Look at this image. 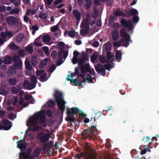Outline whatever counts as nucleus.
I'll return each instance as SVG.
<instances>
[{
	"instance_id": "1",
	"label": "nucleus",
	"mask_w": 159,
	"mask_h": 159,
	"mask_svg": "<svg viewBox=\"0 0 159 159\" xmlns=\"http://www.w3.org/2000/svg\"><path fill=\"white\" fill-rule=\"evenodd\" d=\"M53 97L58 108L61 113L63 114L66 108L65 105L66 102L64 100L63 93L57 90H56L54 92Z\"/></svg>"
},
{
	"instance_id": "2",
	"label": "nucleus",
	"mask_w": 159,
	"mask_h": 159,
	"mask_svg": "<svg viewBox=\"0 0 159 159\" xmlns=\"http://www.w3.org/2000/svg\"><path fill=\"white\" fill-rule=\"evenodd\" d=\"M66 114L68 117L66 118L67 121L73 122L75 120L74 115H78L80 117L85 116L84 112L76 107H74L69 109L67 110Z\"/></svg>"
},
{
	"instance_id": "3",
	"label": "nucleus",
	"mask_w": 159,
	"mask_h": 159,
	"mask_svg": "<svg viewBox=\"0 0 159 159\" xmlns=\"http://www.w3.org/2000/svg\"><path fill=\"white\" fill-rule=\"evenodd\" d=\"M97 131L96 127L92 125L90 129H85L82 131L81 135L84 139H88L89 140H93L96 137Z\"/></svg>"
},
{
	"instance_id": "4",
	"label": "nucleus",
	"mask_w": 159,
	"mask_h": 159,
	"mask_svg": "<svg viewBox=\"0 0 159 159\" xmlns=\"http://www.w3.org/2000/svg\"><path fill=\"white\" fill-rule=\"evenodd\" d=\"M120 22L124 27L128 28L129 30H131L134 29L133 23L130 19L127 20L123 18L121 20Z\"/></svg>"
},
{
	"instance_id": "5",
	"label": "nucleus",
	"mask_w": 159,
	"mask_h": 159,
	"mask_svg": "<svg viewBox=\"0 0 159 159\" xmlns=\"http://www.w3.org/2000/svg\"><path fill=\"white\" fill-rule=\"evenodd\" d=\"M6 21L9 26L11 27L17 26L19 24L18 20L15 17L9 16L6 19Z\"/></svg>"
},
{
	"instance_id": "6",
	"label": "nucleus",
	"mask_w": 159,
	"mask_h": 159,
	"mask_svg": "<svg viewBox=\"0 0 159 159\" xmlns=\"http://www.w3.org/2000/svg\"><path fill=\"white\" fill-rule=\"evenodd\" d=\"M38 137L40 139V142L43 143L48 141L50 137L49 134L48 133L44 134L43 133H40L38 134Z\"/></svg>"
},
{
	"instance_id": "7",
	"label": "nucleus",
	"mask_w": 159,
	"mask_h": 159,
	"mask_svg": "<svg viewBox=\"0 0 159 159\" xmlns=\"http://www.w3.org/2000/svg\"><path fill=\"white\" fill-rule=\"evenodd\" d=\"M2 123L3 125L2 126V129L4 130H9L12 127V122L6 119H3L2 121Z\"/></svg>"
},
{
	"instance_id": "8",
	"label": "nucleus",
	"mask_w": 159,
	"mask_h": 159,
	"mask_svg": "<svg viewBox=\"0 0 159 159\" xmlns=\"http://www.w3.org/2000/svg\"><path fill=\"white\" fill-rule=\"evenodd\" d=\"M0 36L5 41H6L13 36V34L12 32L8 31L6 32L2 31L0 33Z\"/></svg>"
},
{
	"instance_id": "9",
	"label": "nucleus",
	"mask_w": 159,
	"mask_h": 159,
	"mask_svg": "<svg viewBox=\"0 0 159 159\" xmlns=\"http://www.w3.org/2000/svg\"><path fill=\"white\" fill-rule=\"evenodd\" d=\"M89 55L87 53L82 54V57L79 60L78 65L80 66L84 65L83 63L89 61Z\"/></svg>"
},
{
	"instance_id": "10",
	"label": "nucleus",
	"mask_w": 159,
	"mask_h": 159,
	"mask_svg": "<svg viewBox=\"0 0 159 159\" xmlns=\"http://www.w3.org/2000/svg\"><path fill=\"white\" fill-rule=\"evenodd\" d=\"M80 158L81 157H84L85 159H96V156L89 154V153H87V154L84 152H80L79 154H78Z\"/></svg>"
},
{
	"instance_id": "11",
	"label": "nucleus",
	"mask_w": 159,
	"mask_h": 159,
	"mask_svg": "<svg viewBox=\"0 0 159 159\" xmlns=\"http://www.w3.org/2000/svg\"><path fill=\"white\" fill-rule=\"evenodd\" d=\"M96 70L98 73H100L102 75L105 76L106 75V71L102 65L98 64L95 66Z\"/></svg>"
},
{
	"instance_id": "12",
	"label": "nucleus",
	"mask_w": 159,
	"mask_h": 159,
	"mask_svg": "<svg viewBox=\"0 0 159 159\" xmlns=\"http://www.w3.org/2000/svg\"><path fill=\"white\" fill-rule=\"evenodd\" d=\"M80 66V71L82 73L84 74L87 72H90L91 67L89 64L87 63Z\"/></svg>"
},
{
	"instance_id": "13",
	"label": "nucleus",
	"mask_w": 159,
	"mask_h": 159,
	"mask_svg": "<svg viewBox=\"0 0 159 159\" xmlns=\"http://www.w3.org/2000/svg\"><path fill=\"white\" fill-rule=\"evenodd\" d=\"M70 76V75L68 74L67 75V77L66 78V80L67 81H70L71 83H73L75 86H80L82 85L81 80H77V79H70L69 78Z\"/></svg>"
},
{
	"instance_id": "14",
	"label": "nucleus",
	"mask_w": 159,
	"mask_h": 159,
	"mask_svg": "<svg viewBox=\"0 0 159 159\" xmlns=\"http://www.w3.org/2000/svg\"><path fill=\"white\" fill-rule=\"evenodd\" d=\"M25 139L17 142V148L20 149L21 150L25 149L26 148V146L25 144Z\"/></svg>"
},
{
	"instance_id": "15",
	"label": "nucleus",
	"mask_w": 159,
	"mask_h": 159,
	"mask_svg": "<svg viewBox=\"0 0 159 159\" xmlns=\"http://www.w3.org/2000/svg\"><path fill=\"white\" fill-rule=\"evenodd\" d=\"M68 54V50L67 51H64L63 49H61L58 52V57H62L63 55V58L64 59H65L67 57Z\"/></svg>"
},
{
	"instance_id": "16",
	"label": "nucleus",
	"mask_w": 159,
	"mask_h": 159,
	"mask_svg": "<svg viewBox=\"0 0 159 159\" xmlns=\"http://www.w3.org/2000/svg\"><path fill=\"white\" fill-rule=\"evenodd\" d=\"M74 16L76 18V20L79 22L81 19V14L79 11L76 9H74L72 12Z\"/></svg>"
},
{
	"instance_id": "17",
	"label": "nucleus",
	"mask_w": 159,
	"mask_h": 159,
	"mask_svg": "<svg viewBox=\"0 0 159 159\" xmlns=\"http://www.w3.org/2000/svg\"><path fill=\"white\" fill-rule=\"evenodd\" d=\"M38 119L39 118V122L41 124L45 123L46 121L45 115L44 113L42 112H39L37 114Z\"/></svg>"
},
{
	"instance_id": "18",
	"label": "nucleus",
	"mask_w": 159,
	"mask_h": 159,
	"mask_svg": "<svg viewBox=\"0 0 159 159\" xmlns=\"http://www.w3.org/2000/svg\"><path fill=\"white\" fill-rule=\"evenodd\" d=\"M119 37L118 30L116 29L113 30L112 33V39L114 41H117Z\"/></svg>"
},
{
	"instance_id": "19",
	"label": "nucleus",
	"mask_w": 159,
	"mask_h": 159,
	"mask_svg": "<svg viewBox=\"0 0 159 159\" xmlns=\"http://www.w3.org/2000/svg\"><path fill=\"white\" fill-rule=\"evenodd\" d=\"M106 57L107 59V62L110 63L112 62L115 59L114 56L112 55L110 52H108L106 55Z\"/></svg>"
},
{
	"instance_id": "20",
	"label": "nucleus",
	"mask_w": 159,
	"mask_h": 159,
	"mask_svg": "<svg viewBox=\"0 0 159 159\" xmlns=\"http://www.w3.org/2000/svg\"><path fill=\"white\" fill-rule=\"evenodd\" d=\"M90 23L89 21L88 18L85 19L83 21L82 23V27L83 28L88 30L89 29Z\"/></svg>"
},
{
	"instance_id": "21",
	"label": "nucleus",
	"mask_w": 159,
	"mask_h": 159,
	"mask_svg": "<svg viewBox=\"0 0 159 159\" xmlns=\"http://www.w3.org/2000/svg\"><path fill=\"white\" fill-rule=\"evenodd\" d=\"M19 159H28L30 156H31V153H27L23 152L20 153Z\"/></svg>"
},
{
	"instance_id": "22",
	"label": "nucleus",
	"mask_w": 159,
	"mask_h": 159,
	"mask_svg": "<svg viewBox=\"0 0 159 159\" xmlns=\"http://www.w3.org/2000/svg\"><path fill=\"white\" fill-rule=\"evenodd\" d=\"M20 89V86L19 85H17L16 86H13L11 89V92L13 94H17Z\"/></svg>"
},
{
	"instance_id": "23",
	"label": "nucleus",
	"mask_w": 159,
	"mask_h": 159,
	"mask_svg": "<svg viewBox=\"0 0 159 159\" xmlns=\"http://www.w3.org/2000/svg\"><path fill=\"white\" fill-rule=\"evenodd\" d=\"M16 69L12 66L10 67L8 70L7 74L9 75H12L16 73Z\"/></svg>"
},
{
	"instance_id": "24",
	"label": "nucleus",
	"mask_w": 159,
	"mask_h": 159,
	"mask_svg": "<svg viewBox=\"0 0 159 159\" xmlns=\"http://www.w3.org/2000/svg\"><path fill=\"white\" fill-rule=\"evenodd\" d=\"M84 1L86 2L84 4L85 9H88L90 8L93 4L92 0H84Z\"/></svg>"
},
{
	"instance_id": "25",
	"label": "nucleus",
	"mask_w": 159,
	"mask_h": 159,
	"mask_svg": "<svg viewBox=\"0 0 159 159\" xmlns=\"http://www.w3.org/2000/svg\"><path fill=\"white\" fill-rule=\"evenodd\" d=\"M122 54L120 50L117 51L116 52L115 57L117 61L119 62L120 61V59H121Z\"/></svg>"
},
{
	"instance_id": "26",
	"label": "nucleus",
	"mask_w": 159,
	"mask_h": 159,
	"mask_svg": "<svg viewBox=\"0 0 159 159\" xmlns=\"http://www.w3.org/2000/svg\"><path fill=\"white\" fill-rule=\"evenodd\" d=\"M22 61L20 60L19 61L15 62L14 64V67L16 69H20L22 68Z\"/></svg>"
},
{
	"instance_id": "27",
	"label": "nucleus",
	"mask_w": 159,
	"mask_h": 159,
	"mask_svg": "<svg viewBox=\"0 0 159 159\" xmlns=\"http://www.w3.org/2000/svg\"><path fill=\"white\" fill-rule=\"evenodd\" d=\"M120 34L122 38H125L130 36L129 35L126 33L124 28L121 29L120 30Z\"/></svg>"
},
{
	"instance_id": "28",
	"label": "nucleus",
	"mask_w": 159,
	"mask_h": 159,
	"mask_svg": "<svg viewBox=\"0 0 159 159\" xmlns=\"http://www.w3.org/2000/svg\"><path fill=\"white\" fill-rule=\"evenodd\" d=\"M124 40L121 39L118 42H114L113 43V45L116 47H118L121 46H122V44L124 43Z\"/></svg>"
},
{
	"instance_id": "29",
	"label": "nucleus",
	"mask_w": 159,
	"mask_h": 159,
	"mask_svg": "<svg viewBox=\"0 0 159 159\" xmlns=\"http://www.w3.org/2000/svg\"><path fill=\"white\" fill-rule=\"evenodd\" d=\"M38 119L37 117V114L34 117H32L30 120L29 122L30 124L34 125L36 124L37 122Z\"/></svg>"
},
{
	"instance_id": "30",
	"label": "nucleus",
	"mask_w": 159,
	"mask_h": 159,
	"mask_svg": "<svg viewBox=\"0 0 159 159\" xmlns=\"http://www.w3.org/2000/svg\"><path fill=\"white\" fill-rule=\"evenodd\" d=\"M88 81L89 83H93L92 77L89 75H88L86 78H84V79L82 81H81L82 83L83 82L86 83Z\"/></svg>"
},
{
	"instance_id": "31",
	"label": "nucleus",
	"mask_w": 159,
	"mask_h": 159,
	"mask_svg": "<svg viewBox=\"0 0 159 159\" xmlns=\"http://www.w3.org/2000/svg\"><path fill=\"white\" fill-rule=\"evenodd\" d=\"M51 40V38L49 35L44 36L42 38V41L43 42L47 43L49 42Z\"/></svg>"
},
{
	"instance_id": "32",
	"label": "nucleus",
	"mask_w": 159,
	"mask_h": 159,
	"mask_svg": "<svg viewBox=\"0 0 159 159\" xmlns=\"http://www.w3.org/2000/svg\"><path fill=\"white\" fill-rule=\"evenodd\" d=\"M37 57L36 56H32L31 60V63L32 66L35 67L37 65Z\"/></svg>"
},
{
	"instance_id": "33",
	"label": "nucleus",
	"mask_w": 159,
	"mask_h": 159,
	"mask_svg": "<svg viewBox=\"0 0 159 159\" xmlns=\"http://www.w3.org/2000/svg\"><path fill=\"white\" fill-rule=\"evenodd\" d=\"M41 148H37L34 151L33 156L34 157H38L41 152Z\"/></svg>"
},
{
	"instance_id": "34",
	"label": "nucleus",
	"mask_w": 159,
	"mask_h": 159,
	"mask_svg": "<svg viewBox=\"0 0 159 159\" xmlns=\"http://www.w3.org/2000/svg\"><path fill=\"white\" fill-rule=\"evenodd\" d=\"M12 58L11 57L9 56L6 57L4 60V63L5 64H10L11 63L12 61Z\"/></svg>"
},
{
	"instance_id": "35",
	"label": "nucleus",
	"mask_w": 159,
	"mask_h": 159,
	"mask_svg": "<svg viewBox=\"0 0 159 159\" xmlns=\"http://www.w3.org/2000/svg\"><path fill=\"white\" fill-rule=\"evenodd\" d=\"M21 60L20 57L17 55H15L13 56L12 58V61L16 62Z\"/></svg>"
},
{
	"instance_id": "36",
	"label": "nucleus",
	"mask_w": 159,
	"mask_h": 159,
	"mask_svg": "<svg viewBox=\"0 0 159 159\" xmlns=\"http://www.w3.org/2000/svg\"><path fill=\"white\" fill-rule=\"evenodd\" d=\"M47 74L45 72L40 76V81L42 82H44L47 81L46 76Z\"/></svg>"
},
{
	"instance_id": "37",
	"label": "nucleus",
	"mask_w": 159,
	"mask_h": 159,
	"mask_svg": "<svg viewBox=\"0 0 159 159\" xmlns=\"http://www.w3.org/2000/svg\"><path fill=\"white\" fill-rule=\"evenodd\" d=\"M25 68L27 70H32V67L29 61H25Z\"/></svg>"
},
{
	"instance_id": "38",
	"label": "nucleus",
	"mask_w": 159,
	"mask_h": 159,
	"mask_svg": "<svg viewBox=\"0 0 159 159\" xmlns=\"http://www.w3.org/2000/svg\"><path fill=\"white\" fill-rule=\"evenodd\" d=\"M9 84L11 85H15L17 83V81L15 78H10L8 80Z\"/></svg>"
},
{
	"instance_id": "39",
	"label": "nucleus",
	"mask_w": 159,
	"mask_h": 159,
	"mask_svg": "<svg viewBox=\"0 0 159 159\" xmlns=\"http://www.w3.org/2000/svg\"><path fill=\"white\" fill-rule=\"evenodd\" d=\"M125 40H124V44H122V46L125 47H127L129 45V41L130 40V36L125 38Z\"/></svg>"
},
{
	"instance_id": "40",
	"label": "nucleus",
	"mask_w": 159,
	"mask_h": 159,
	"mask_svg": "<svg viewBox=\"0 0 159 159\" xmlns=\"http://www.w3.org/2000/svg\"><path fill=\"white\" fill-rule=\"evenodd\" d=\"M129 14L133 16L138 15V11L134 8L130 9L129 10Z\"/></svg>"
},
{
	"instance_id": "41",
	"label": "nucleus",
	"mask_w": 159,
	"mask_h": 159,
	"mask_svg": "<svg viewBox=\"0 0 159 159\" xmlns=\"http://www.w3.org/2000/svg\"><path fill=\"white\" fill-rule=\"evenodd\" d=\"M24 38V36L22 34L18 35L16 38V40L17 42L20 43L21 42L23 39Z\"/></svg>"
},
{
	"instance_id": "42",
	"label": "nucleus",
	"mask_w": 159,
	"mask_h": 159,
	"mask_svg": "<svg viewBox=\"0 0 159 159\" xmlns=\"http://www.w3.org/2000/svg\"><path fill=\"white\" fill-rule=\"evenodd\" d=\"M111 48V44L109 42H108L106 43L105 47V50L106 52L109 51Z\"/></svg>"
},
{
	"instance_id": "43",
	"label": "nucleus",
	"mask_w": 159,
	"mask_h": 159,
	"mask_svg": "<svg viewBox=\"0 0 159 159\" xmlns=\"http://www.w3.org/2000/svg\"><path fill=\"white\" fill-rule=\"evenodd\" d=\"M123 13V12L120 10L119 9H117L116 11L114 13V15L116 16H121L122 15V14Z\"/></svg>"
},
{
	"instance_id": "44",
	"label": "nucleus",
	"mask_w": 159,
	"mask_h": 159,
	"mask_svg": "<svg viewBox=\"0 0 159 159\" xmlns=\"http://www.w3.org/2000/svg\"><path fill=\"white\" fill-rule=\"evenodd\" d=\"M98 56V53H94L91 57V61L92 62H93L95 61L97 58Z\"/></svg>"
},
{
	"instance_id": "45",
	"label": "nucleus",
	"mask_w": 159,
	"mask_h": 159,
	"mask_svg": "<svg viewBox=\"0 0 159 159\" xmlns=\"http://www.w3.org/2000/svg\"><path fill=\"white\" fill-rule=\"evenodd\" d=\"M98 59L102 63H104L106 62V60L105 56L100 55L98 57Z\"/></svg>"
},
{
	"instance_id": "46",
	"label": "nucleus",
	"mask_w": 159,
	"mask_h": 159,
	"mask_svg": "<svg viewBox=\"0 0 159 159\" xmlns=\"http://www.w3.org/2000/svg\"><path fill=\"white\" fill-rule=\"evenodd\" d=\"M32 126H31V129L34 131H37L39 129V126L37 125H32Z\"/></svg>"
},
{
	"instance_id": "47",
	"label": "nucleus",
	"mask_w": 159,
	"mask_h": 159,
	"mask_svg": "<svg viewBox=\"0 0 159 159\" xmlns=\"http://www.w3.org/2000/svg\"><path fill=\"white\" fill-rule=\"evenodd\" d=\"M56 105V102L52 100H50L48 102V106L51 107H53Z\"/></svg>"
},
{
	"instance_id": "48",
	"label": "nucleus",
	"mask_w": 159,
	"mask_h": 159,
	"mask_svg": "<svg viewBox=\"0 0 159 159\" xmlns=\"http://www.w3.org/2000/svg\"><path fill=\"white\" fill-rule=\"evenodd\" d=\"M95 115L94 117V120L95 121L96 119H98L100 116L103 114V112L99 111V112H97L95 114Z\"/></svg>"
},
{
	"instance_id": "49",
	"label": "nucleus",
	"mask_w": 159,
	"mask_h": 159,
	"mask_svg": "<svg viewBox=\"0 0 159 159\" xmlns=\"http://www.w3.org/2000/svg\"><path fill=\"white\" fill-rule=\"evenodd\" d=\"M132 20L133 22L137 23L139 20V17L138 15L134 16L133 17Z\"/></svg>"
},
{
	"instance_id": "50",
	"label": "nucleus",
	"mask_w": 159,
	"mask_h": 159,
	"mask_svg": "<svg viewBox=\"0 0 159 159\" xmlns=\"http://www.w3.org/2000/svg\"><path fill=\"white\" fill-rule=\"evenodd\" d=\"M56 67L54 64H52L49 67L48 71L51 73H52L56 69Z\"/></svg>"
},
{
	"instance_id": "51",
	"label": "nucleus",
	"mask_w": 159,
	"mask_h": 159,
	"mask_svg": "<svg viewBox=\"0 0 159 159\" xmlns=\"http://www.w3.org/2000/svg\"><path fill=\"white\" fill-rule=\"evenodd\" d=\"M68 35L70 37L73 38L75 35V31L74 30H70L68 32Z\"/></svg>"
},
{
	"instance_id": "52",
	"label": "nucleus",
	"mask_w": 159,
	"mask_h": 159,
	"mask_svg": "<svg viewBox=\"0 0 159 159\" xmlns=\"http://www.w3.org/2000/svg\"><path fill=\"white\" fill-rule=\"evenodd\" d=\"M47 116L50 118L52 117L53 116V112L50 110H48L46 111Z\"/></svg>"
},
{
	"instance_id": "53",
	"label": "nucleus",
	"mask_w": 159,
	"mask_h": 159,
	"mask_svg": "<svg viewBox=\"0 0 159 159\" xmlns=\"http://www.w3.org/2000/svg\"><path fill=\"white\" fill-rule=\"evenodd\" d=\"M51 57L53 59L56 58V57L57 56V52L56 51L53 50L52 51L51 53Z\"/></svg>"
},
{
	"instance_id": "54",
	"label": "nucleus",
	"mask_w": 159,
	"mask_h": 159,
	"mask_svg": "<svg viewBox=\"0 0 159 159\" xmlns=\"http://www.w3.org/2000/svg\"><path fill=\"white\" fill-rule=\"evenodd\" d=\"M36 85L34 83H30L29 86L28 87V89L30 90L33 89L35 88Z\"/></svg>"
},
{
	"instance_id": "55",
	"label": "nucleus",
	"mask_w": 159,
	"mask_h": 159,
	"mask_svg": "<svg viewBox=\"0 0 159 159\" xmlns=\"http://www.w3.org/2000/svg\"><path fill=\"white\" fill-rule=\"evenodd\" d=\"M58 29V26L57 25L51 27L50 30L52 32H55L57 31Z\"/></svg>"
},
{
	"instance_id": "56",
	"label": "nucleus",
	"mask_w": 159,
	"mask_h": 159,
	"mask_svg": "<svg viewBox=\"0 0 159 159\" xmlns=\"http://www.w3.org/2000/svg\"><path fill=\"white\" fill-rule=\"evenodd\" d=\"M43 49L44 53L47 56L49 55V48L48 47L44 46L43 47Z\"/></svg>"
},
{
	"instance_id": "57",
	"label": "nucleus",
	"mask_w": 159,
	"mask_h": 159,
	"mask_svg": "<svg viewBox=\"0 0 159 159\" xmlns=\"http://www.w3.org/2000/svg\"><path fill=\"white\" fill-rule=\"evenodd\" d=\"M18 54L21 57H24L25 55V51L23 50H20L18 51Z\"/></svg>"
},
{
	"instance_id": "58",
	"label": "nucleus",
	"mask_w": 159,
	"mask_h": 159,
	"mask_svg": "<svg viewBox=\"0 0 159 159\" xmlns=\"http://www.w3.org/2000/svg\"><path fill=\"white\" fill-rule=\"evenodd\" d=\"M19 12V9L18 8H15L11 11L10 12V13L11 14H17Z\"/></svg>"
},
{
	"instance_id": "59",
	"label": "nucleus",
	"mask_w": 159,
	"mask_h": 159,
	"mask_svg": "<svg viewBox=\"0 0 159 159\" xmlns=\"http://www.w3.org/2000/svg\"><path fill=\"white\" fill-rule=\"evenodd\" d=\"M45 72V71L43 70H37L36 71V74L37 76H38L41 75V74L44 73Z\"/></svg>"
},
{
	"instance_id": "60",
	"label": "nucleus",
	"mask_w": 159,
	"mask_h": 159,
	"mask_svg": "<svg viewBox=\"0 0 159 159\" xmlns=\"http://www.w3.org/2000/svg\"><path fill=\"white\" fill-rule=\"evenodd\" d=\"M57 45L59 48H63L64 47L65 44L62 42H60L57 43Z\"/></svg>"
},
{
	"instance_id": "61",
	"label": "nucleus",
	"mask_w": 159,
	"mask_h": 159,
	"mask_svg": "<svg viewBox=\"0 0 159 159\" xmlns=\"http://www.w3.org/2000/svg\"><path fill=\"white\" fill-rule=\"evenodd\" d=\"M39 16L40 18L42 19H45L47 18V15L45 13H40Z\"/></svg>"
},
{
	"instance_id": "62",
	"label": "nucleus",
	"mask_w": 159,
	"mask_h": 159,
	"mask_svg": "<svg viewBox=\"0 0 159 159\" xmlns=\"http://www.w3.org/2000/svg\"><path fill=\"white\" fill-rule=\"evenodd\" d=\"M78 61L79 60H78V57H73L72 62L73 64H75L77 63H78Z\"/></svg>"
},
{
	"instance_id": "63",
	"label": "nucleus",
	"mask_w": 159,
	"mask_h": 159,
	"mask_svg": "<svg viewBox=\"0 0 159 159\" xmlns=\"http://www.w3.org/2000/svg\"><path fill=\"white\" fill-rule=\"evenodd\" d=\"M37 78L36 76H33L31 77V81L32 83H34V84H35L37 82Z\"/></svg>"
},
{
	"instance_id": "64",
	"label": "nucleus",
	"mask_w": 159,
	"mask_h": 159,
	"mask_svg": "<svg viewBox=\"0 0 159 159\" xmlns=\"http://www.w3.org/2000/svg\"><path fill=\"white\" fill-rule=\"evenodd\" d=\"M115 20V17H113L112 16H110L109 19V24L110 25H111L113 23V20Z\"/></svg>"
}]
</instances>
